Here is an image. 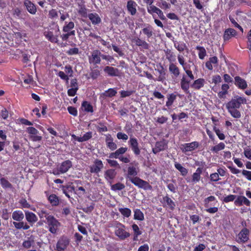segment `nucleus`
I'll list each match as a JSON object with an SVG mask.
<instances>
[{
    "instance_id": "nucleus-52",
    "label": "nucleus",
    "mask_w": 251,
    "mask_h": 251,
    "mask_svg": "<svg viewBox=\"0 0 251 251\" xmlns=\"http://www.w3.org/2000/svg\"><path fill=\"white\" fill-rule=\"evenodd\" d=\"M158 6L161 9L165 10L169 9L171 7V4L165 0H161L160 2L158 4Z\"/></svg>"
},
{
    "instance_id": "nucleus-39",
    "label": "nucleus",
    "mask_w": 251,
    "mask_h": 251,
    "mask_svg": "<svg viewBox=\"0 0 251 251\" xmlns=\"http://www.w3.org/2000/svg\"><path fill=\"white\" fill-rule=\"evenodd\" d=\"M116 176V172L114 169H108L105 172L104 176L107 180H113Z\"/></svg>"
},
{
    "instance_id": "nucleus-24",
    "label": "nucleus",
    "mask_w": 251,
    "mask_h": 251,
    "mask_svg": "<svg viewBox=\"0 0 251 251\" xmlns=\"http://www.w3.org/2000/svg\"><path fill=\"white\" fill-rule=\"evenodd\" d=\"M93 25H98L101 22V19L97 13L87 14V17Z\"/></svg>"
},
{
    "instance_id": "nucleus-37",
    "label": "nucleus",
    "mask_w": 251,
    "mask_h": 251,
    "mask_svg": "<svg viewBox=\"0 0 251 251\" xmlns=\"http://www.w3.org/2000/svg\"><path fill=\"white\" fill-rule=\"evenodd\" d=\"M62 190L65 195L69 198H70L71 195L75 192V188L73 186L66 185L62 186Z\"/></svg>"
},
{
    "instance_id": "nucleus-1",
    "label": "nucleus",
    "mask_w": 251,
    "mask_h": 251,
    "mask_svg": "<svg viewBox=\"0 0 251 251\" xmlns=\"http://www.w3.org/2000/svg\"><path fill=\"white\" fill-rule=\"evenodd\" d=\"M247 103V99L243 96L234 95L226 105L228 112L231 116L236 119H239L241 117L240 111L238 110L242 104Z\"/></svg>"
},
{
    "instance_id": "nucleus-27",
    "label": "nucleus",
    "mask_w": 251,
    "mask_h": 251,
    "mask_svg": "<svg viewBox=\"0 0 251 251\" xmlns=\"http://www.w3.org/2000/svg\"><path fill=\"white\" fill-rule=\"evenodd\" d=\"M153 30V29L152 26L148 24L146 27L142 28L140 33L142 32V33L146 36L147 40L149 41V39L152 37L154 34Z\"/></svg>"
},
{
    "instance_id": "nucleus-25",
    "label": "nucleus",
    "mask_w": 251,
    "mask_h": 251,
    "mask_svg": "<svg viewBox=\"0 0 251 251\" xmlns=\"http://www.w3.org/2000/svg\"><path fill=\"white\" fill-rule=\"evenodd\" d=\"M132 42L135 43L136 46L140 47L144 50H149L150 46L146 41L143 40L137 37L132 39Z\"/></svg>"
},
{
    "instance_id": "nucleus-51",
    "label": "nucleus",
    "mask_w": 251,
    "mask_h": 251,
    "mask_svg": "<svg viewBox=\"0 0 251 251\" xmlns=\"http://www.w3.org/2000/svg\"><path fill=\"white\" fill-rule=\"evenodd\" d=\"M92 137V132L89 131L85 133L82 137H80V142L87 141Z\"/></svg>"
},
{
    "instance_id": "nucleus-5",
    "label": "nucleus",
    "mask_w": 251,
    "mask_h": 251,
    "mask_svg": "<svg viewBox=\"0 0 251 251\" xmlns=\"http://www.w3.org/2000/svg\"><path fill=\"white\" fill-rule=\"evenodd\" d=\"M101 53L99 50H95L91 52V55L88 57L89 63L97 66L101 62Z\"/></svg>"
},
{
    "instance_id": "nucleus-23",
    "label": "nucleus",
    "mask_w": 251,
    "mask_h": 251,
    "mask_svg": "<svg viewBox=\"0 0 251 251\" xmlns=\"http://www.w3.org/2000/svg\"><path fill=\"white\" fill-rule=\"evenodd\" d=\"M236 31L231 28H228L226 29L224 33L223 39L225 42L228 41L232 37H234L236 35Z\"/></svg>"
},
{
    "instance_id": "nucleus-28",
    "label": "nucleus",
    "mask_w": 251,
    "mask_h": 251,
    "mask_svg": "<svg viewBox=\"0 0 251 251\" xmlns=\"http://www.w3.org/2000/svg\"><path fill=\"white\" fill-rule=\"evenodd\" d=\"M218 63V59L216 56H213L209 58V60L205 63L206 67L210 71L213 69L212 64L214 66H217Z\"/></svg>"
},
{
    "instance_id": "nucleus-53",
    "label": "nucleus",
    "mask_w": 251,
    "mask_h": 251,
    "mask_svg": "<svg viewBox=\"0 0 251 251\" xmlns=\"http://www.w3.org/2000/svg\"><path fill=\"white\" fill-rule=\"evenodd\" d=\"M134 219L140 221L144 220V215L139 209H136L134 211Z\"/></svg>"
},
{
    "instance_id": "nucleus-54",
    "label": "nucleus",
    "mask_w": 251,
    "mask_h": 251,
    "mask_svg": "<svg viewBox=\"0 0 251 251\" xmlns=\"http://www.w3.org/2000/svg\"><path fill=\"white\" fill-rule=\"evenodd\" d=\"M48 200L52 204H58L59 200L58 197L55 194H51L48 197Z\"/></svg>"
},
{
    "instance_id": "nucleus-36",
    "label": "nucleus",
    "mask_w": 251,
    "mask_h": 251,
    "mask_svg": "<svg viewBox=\"0 0 251 251\" xmlns=\"http://www.w3.org/2000/svg\"><path fill=\"white\" fill-rule=\"evenodd\" d=\"M159 74V76L156 79H154L155 81H158L164 82L166 79V72L164 67L162 66H160V69L157 70Z\"/></svg>"
},
{
    "instance_id": "nucleus-64",
    "label": "nucleus",
    "mask_w": 251,
    "mask_h": 251,
    "mask_svg": "<svg viewBox=\"0 0 251 251\" xmlns=\"http://www.w3.org/2000/svg\"><path fill=\"white\" fill-rule=\"evenodd\" d=\"M244 154L246 158L251 160V149L250 148H245L244 150Z\"/></svg>"
},
{
    "instance_id": "nucleus-13",
    "label": "nucleus",
    "mask_w": 251,
    "mask_h": 251,
    "mask_svg": "<svg viewBox=\"0 0 251 251\" xmlns=\"http://www.w3.org/2000/svg\"><path fill=\"white\" fill-rule=\"evenodd\" d=\"M137 6V4L133 0H128L127 2L126 8L127 11L132 16H134L137 13L136 8Z\"/></svg>"
},
{
    "instance_id": "nucleus-6",
    "label": "nucleus",
    "mask_w": 251,
    "mask_h": 251,
    "mask_svg": "<svg viewBox=\"0 0 251 251\" xmlns=\"http://www.w3.org/2000/svg\"><path fill=\"white\" fill-rule=\"evenodd\" d=\"M128 143L135 155L137 156L140 154L141 151L139 147L138 140L136 138L130 137Z\"/></svg>"
},
{
    "instance_id": "nucleus-35",
    "label": "nucleus",
    "mask_w": 251,
    "mask_h": 251,
    "mask_svg": "<svg viewBox=\"0 0 251 251\" xmlns=\"http://www.w3.org/2000/svg\"><path fill=\"white\" fill-rule=\"evenodd\" d=\"M164 52L166 55V58L170 63H174L176 61V56L170 49H167L166 50H164Z\"/></svg>"
},
{
    "instance_id": "nucleus-42",
    "label": "nucleus",
    "mask_w": 251,
    "mask_h": 251,
    "mask_svg": "<svg viewBox=\"0 0 251 251\" xmlns=\"http://www.w3.org/2000/svg\"><path fill=\"white\" fill-rule=\"evenodd\" d=\"M24 218L23 213L21 211H15L12 213V218L17 221H21Z\"/></svg>"
},
{
    "instance_id": "nucleus-17",
    "label": "nucleus",
    "mask_w": 251,
    "mask_h": 251,
    "mask_svg": "<svg viewBox=\"0 0 251 251\" xmlns=\"http://www.w3.org/2000/svg\"><path fill=\"white\" fill-rule=\"evenodd\" d=\"M103 71L105 74L110 76H120V71L116 68L111 66H105Z\"/></svg>"
},
{
    "instance_id": "nucleus-10",
    "label": "nucleus",
    "mask_w": 251,
    "mask_h": 251,
    "mask_svg": "<svg viewBox=\"0 0 251 251\" xmlns=\"http://www.w3.org/2000/svg\"><path fill=\"white\" fill-rule=\"evenodd\" d=\"M234 84L240 90H245L248 87L247 81L240 76H236L234 77Z\"/></svg>"
},
{
    "instance_id": "nucleus-41",
    "label": "nucleus",
    "mask_w": 251,
    "mask_h": 251,
    "mask_svg": "<svg viewBox=\"0 0 251 251\" xmlns=\"http://www.w3.org/2000/svg\"><path fill=\"white\" fill-rule=\"evenodd\" d=\"M225 147L226 146L224 143L220 142L217 145L212 147L210 150L213 153H218L219 151L224 150Z\"/></svg>"
},
{
    "instance_id": "nucleus-40",
    "label": "nucleus",
    "mask_w": 251,
    "mask_h": 251,
    "mask_svg": "<svg viewBox=\"0 0 251 251\" xmlns=\"http://www.w3.org/2000/svg\"><path fill=\"white\" fill-rule=\"evenodd\" d=\"M75 27V24L73 22L71 21L69 22H65V25L63 27L62 31L66 33L70 30L73 29Z\"/></svg>"
},
{
    "instance_id": "nucleus-47",
    "label": "nucleus",
    "mask_w": 251,
    "mask_h": 251,
    "mask_svg": "<svg viewBox=\"0 0 251 251\" xmlns=\"http://www.w3.org/2000/svg\"><path fill=\"white\" fill-rule=\"evenodd\" d=\"M147 11L148 12L151 14V15H152V17L153 18H154V15H153L154 13H156L157 11H158V9H159V8H158L157 7L151 4V5H149L148 6H147Z\"/></svg>"
},
{
    "instance_id": "nucleus-34",
    "label": "nucleus",
    "mask_w": 251,
    "mask_h": 251,
    "mask_svg": "<svg viewBox=\"0 0 251 251\" xmlns=\"http://www.w3.org/2000/svg\"><path fill=\"white\" fill-rule=\"evenodd\" d=\"M0 184L3 189H10L12 191H13L14 189L12 184L4 177H2L0 178Z\"/></svg>"
},
{
    "instance_id": "nucleus-57",
    "label": "nucleus",
    "mask_w": 251,
    "mask_h": 251,
    "mask_svg": "<svg viewBox=\"0 0 251 251\" xmlns=\"http://www.w3.org/2000/svg\"><path fill=\"white\" fill-rule=\"evenodd\" d=\"M66 52L69 55H76L79 53V49L78 48H71Z\"/></svg>"
},
{
    "instance_id": "nucleus-3",
    "label": "nucleus",
    "mask_w": 251,
    "mask_h": 251,
    "mask_svg": "<svg viewBox=\"0 0 251 251\" xmlns=\"http://www.w3.org/2000/svg\"><path fill=\"white\" fill-rule=\"evenodd\" d=\"M40 218L46 217L47 224L49 227V230L52 234H55L58 230L60 226V223L53 216L47 214L46 212L42 210L41 213H39Z\"/></svg>"
},
{
    "instance_id": "nucleus-48",
    "label": "nucleus",
    "mask_w": 251,
    "mask_h": 251,
    "mask_svg": "<svg viewBox=\"0 0 251 251\" xmlns=\"http://www.w3.org/2000/svg\"><path fill=\"white\" fill-rule=\"evenodd\" d=\"M116 94L117 91L115 88H109L104 92L103 95L106 97L112 98L115 96Z\"/></svg>"
},
{
    "instance_id": "nucleus-63",
    "label": "nucleus",
    "mask_w": 251,
    "mask_h": 251,
    "mask_svg": "<svg viewBox=\"0 0 251 251\" xmlns=\"http://www.w3.org/2000/svg\"><path fill=\"white\" fill-rule=\"evenodd\" d=\"M242 174L246 178L247 180L251 181V171H247L246 170H243L242 171Z\"/></svg>"
},
{
    "instance_id": "nucleus-38",
    "label": "nucleus",
    "mask_w": 251,
    "mask_h": 251,
    "mask_svg": "<svg viewBox=\"0 0 251 251\" xmlns=\"http://www.w3.org/2000/svg\"><path fill=\"white\" fill-rule=\"evenodd\" d=\"M81 108L86 112L93 113L94 112L92 105L87 101H83L81 103Z\"/></svg>"
},
{
    "instance_id": "nucleus-46",
    "label": "nucleus",
    "mask_w": 251,
    "mask_h": 251,
    "mask_svg": "<svg viewBox=\"0 0 251 251\" xmlns=\"http://www.w3.org/2000/svg\"><path fill=\"white\" fill-rule=\"evenodd\" d=\"M213 130L220 140H224L225 139L226 136L224 133L219 128L217 127L216 126H213Z\"/></svg>"
},
{
    "instance_id": "nucleus-49",
    "label": "nucleus",
    "mask_w": 251,
    "mask_h": 251,
    "mask_svg": "<svg viewBox=\"0 0 251 251\" xmlns=\"http://www.w3.org/2000/svg\"><path fill=\"white\" fill-rule=\"evenodd\" d=\"M173 41L174 42V47L180 52L183 51L186 48V44L183 42L181 43H178L176 41Z\"/></svg>"
},
{
    "instance_id": "nucleus-44",
    "label": "nucleus",
    "mask_w": 251,
    "mask_h": 251,
    "mask_svg": "<svg viewBox=\"0 0 251 251\" xmlns=\"http://www.w3.org/2000/svg\"><path fill=\"white\" fill-rule=\"evenodd\" d=\"M196 49L199 50L198 55L200 59H203L206 55V51L205 48L202 46H197Z\"/></svg>"
},
{
    "instance_id": "nucleus-4",
    "label": "nucleus",
    "mask_w": 251,
    "mask_h": 251,
    "mask_svg": "<svg viewBox=\"0 0 251 251\" xmlns=\"http://www.w3.org/2000/svg\"><path fill=\"white\" fill-rule=\"evenodd\" d=\"M189 78L183 75L180 79V88L186 94L189 93L190 84L191 80H194L195 77L191 70H187L185 71Z\"/></svg>"
},
{
    "instance_id": "nucleus-7",
    "label": "nucleus",
    "mask_w": 251,
    "mask_h": 251,
    "mask_svg": "<svg viewBox=\"0 0 251 251\" xmlns=\"http://www.w3.org/2000/svg\"><path fill=\"white\" fill-rule=\"evenodd\" d=\"M26 131L30 134L29 139L33 142L40 141L42 140V137L40 135H38L39 132L35 127L32 126L26 128Z\"/></svg>"
},
{
    "instance_id": "nucleus-62",
    "label": "nucleus",
    "mask_w": 251,
    "mask_h": 251,
    "mask_svg": "<svg viewBox=\"0 0 251 251\" xmlns=\"http://www.w3.org/2000/svg\"><path fill=\"white\" fill-rule=\"evenodd\" d=\"M119 210L124 216L126 217H128L131 214V211L128 208H120Z\"/></svg>"
},
{
    "instance_id": "nucleus-33",
    "label": "nucleus",
    "mask_w": 251,
    "mask_h": 251,
    "mask_svg": "<svg viewBox=\"0 0 251 251\" xmlns=\"http://www.w3.org/2000/svg\"><path fill=\"white\" fill-rule=\"evenodd\" d=\"M35 241L34 237L31 236L24 241L22 246L24 248L28 249L30 248L31 247H33Z\"/></svg>"
},
{
    "instance_id": "nucleus-43",
    "label": "nucleus",
    "mask_w": 251,
    "mask_h": 251,
    "mask_svg": "<svg viewBox=\"0 0 251 251\" xmlns=\"http://www.w3.org/2000/svg\"><path fill=\"white\" fill-rule=\"evenodd\" d=\"M175 168L179 171L182 176H186L188 174V170L183 167L180 164L176 162L175 163Z\"/></svg>"
},
{
    "instance_id": "nucleus-14",
    "label": "nucleus",
    "mask_w": 251,
    "mask_h": 251,
    "mask_svg": "<svg viewBox=\"0 0 251 251\" xmlns=\"http://www.w3.org/2000/svg\"><path fill=\"white\" fill-rule=\"evenodd\" d=\"M72 162L70 160L63 161L58 167V171L61 174H64L72 167Z\"/></svg>"
},
{
    "instance_id": "nucleus-32",
    "label": "nucleus",
    "mask_w": 251,
    "mask_h": 251,
    "mask_svg": "<svg viewBox=\"0 0 251 251\" xmlns=\"http://www.w3.org/2000/svg\"><path fill=\"white\" fill-rule=\"evenodd\" d=\"M25 216L26 220L27 221V222L32 224L35 223L38 220L37 217L32 212L29 211H25Z\"/></svg>"
},
{
    "instance_id": "nucleus-31",
    "label": "nucleus",
    "mask_w": 251,
    "mask_h": 251,
    "mask_svg": "<svg viewBox=\"0 0 251 251\" xmlns=\"http://www.w3.org/2000/svg\"><path fill=\"white\" fill-rule=\"evenodd\" d=\"M44 35L46 38L50 42L53 43H58V36L57 35H54L52 31H45L44 32Z\"/></svg>"
},
{
    "instance_id": "nucleus-11",
    "label": "nucleus",
    "mask_w": 251,
    "mask_h": 251,
    "mask_svg": "<svg viewBox=\"0 0 251 251\" xmlns=\"http://www.w3.org/2000/svg\"><path fill=\"white\" fill-rule=\"evenodd\" d=\"M103 168V164L102 161L96 159L94 162V164L90 167V172L91 173L98 174Z\"/></svg>"
},
{
    "instance_id": "nucleus-50",
    "label": "nucleus",
    "mask_w": 251,
    "mask_h": 251,
    "mask_svg": "<svg viewBox=\"0 0 251 251\" xmlns=\"http://www.w3.org/2000/svg\"><path fill=\"white\" fill-rule=\"evenodd\" d=\"M125 186L121 182H118L115 184L111 185V189L112 190L116 191L118 190H122L124 189Z\"/></svg>"
},
{
    "instance_id": "nucleus-56",
    "label": "nucleus",
    "mask_w": 251,
    "mask_h": 251,
    "mask_svg": "<svg viewBox=\"0 0 251 251\" xmlns=\"http://www.w3.org/2000/svg\"><path fill=\"white\" fill-rule=\"evenodd\" d=\"M195 7L202 12L204 10L203 6L200 0H193Z\"/></svg>"
},
{
    "instance_id": "nucleus-59",
    "label": "nucleus",
    "mask_w": 251,
    "mask_h": 251,
    "mask_svg": "<svg viewBox=\"0 0 251 251\" xmlns=\"http://www.w3.org/2000/svg\"><path fill=\"white\" fill-rule=\"evenodd\" d=\"M117 137L119 140L126 141L128 139V135L124 133L119 132L117 134Z\"/></svg>"
},
{
    "instance_id": "nucleus-12",
    "label": "nucleus",
    "mask_w": 251,
    "mask_h": 251,
    "mask_svg": "<svg viewBox=\"0 0 251 251\" xmlns=\"http://www.w3.org/2000/svg\"><path fill=\"white\" fill-rule=\"evenodd\" d=\"M69 244V239L66 237H62L59 239L56 244L57 251H64Z\"/></svg>"
},
{
    "instance_id": "nucleus-22",
    "label": "nucleus",
    "mask_w": 251,
    "mask_h": 251,
    "mask_svg": "<svg viewBox=\"0 0 251 251\" xmlns=\"http://www.w3.org/2000/svg\"><path fill=\"white\" fill-rule=\"evenodd\" d=\"M77 5L78 7L77 11L78 14L82 17L86 18L87 17V9L85 6V2L83 0H81L77 3Z\"/></svg>"
},
{
    "instance_id": "nucleus-8",
    "label": "nucleus",
    "mask_w": 251,
    "mask_h": 251,
    "mask_svg": "<svg viewBox=\"0 0 251 251\" xmlns=\"http://www.w3.org/2000/svg\"><path fill=\"white\" fill-rule=\"evenodd\" d=\"M124 228L123 225L120 224L119 226L116 227L115 231V235L121 240H124L130 236L129 233L126 231Z\"/></svg>"
},
{
    "instance_id": "nucleus-29",
    "label": "nucleus",
    "mask_w": 251,
    "mask_h": 251,
    "mask_svg": "<svg viewBox=\"0 0 251 251\" xmlns=\"http://www.w3.org/2000/svg\"><path fill=\"white\" fill-rule=\"evenodd\" d=\"M90 72L89 73L90 77L93 80L96 79L100 75V71L99 69L98 66H95L93 68H90Z\"/></svg>"
},
{
    "instance_id": "nucleus-60",
    "label": "nucleus",
    "mask_w": 251,
    "mask_h": 251,
    "mask_svg": "<svg viewBox=\"0 0 251 251\" xmlns=\"http://www.w3.org/2000/svg\"><path fill=\"white\" fill-rule=\"evenodd\" d=\"M0 116L4 120H6L9 116V112L6 108L4 107L2 109L0 112Z\"/></svg>"
},
{
    "instance_id": "nucleus-20",
    "label": "nucleus",
    "mask_w": 251,
    "mask_h": 251,
    "mask_svg": "<svg viewBox=\"0 0 251 251\" xmlns=\"http://www.w3.org/2000/svg\"><path fill=\"white\" fill-rule=\"evenodd\" d=\"M202 172V168L199 167L197 169L196 172L194 173L192 176V179L191 181L187 180V182H192L193 183H196L200 181L201 178V174Z\"/></svg>"
},
{
    "instance_id": "nucleus-58",
    "label": "nucleus",
    "mask_w": 251,
    "mask_h": 251,
    "mask_svg": "<svg viewBox=\"0 0 251 251\" xmlns=\"http://www.w3.org/2000/svg\"><path fill=\"white\" fill-rule=\"evenodd\" d=\"M132 229L134 231V234H135V236L138 237L139 235L142 234V232L140 230L138 226L136 224H133L132 226Z\"/></svg>"
},
{
    "instance_id": "nucleus-15",
    "label": "nucleus",
    "mask_w": 251,
    "mask_h": 251,
    "mask_svg": "<svg viewBox=\"0 0 251 251\" xmlns=\"http://www.w3.org/2000/svg\"><path fill=\"white\" fill-rule=\"evenodd\" d=\"M128 149L126 147H120L116 150L114 152L110 153L109 157L111 158L119 159L122 156V155L125 153Z\"/></svg>"
},
{
    "instance_id": "nucleus-16",
    "label": "nucleus",
    "mask_w": 251,
    "mask_h": 251,
    "mask_svg": "<svg viewBox=\"0 0 251 251\" xmlns=\"http://www.w3.org/2000/svg\"><path fill=\"white\" fill-rule=\"evenodd\" d=\"M249 231L247 228L243 229L238 235L237 241L238 243H245L247 242L249 238Z\"/></svg>"
},
{
    "instance_id": "nucleus-30",
    "label": "nucleus",
    "mask_w": 251,
    "mask_h": 251,
    "mask_svg": "<svg viewBox=\"0 0 251 251\" xmlns=\"http://www.w3.org/2000/svg\"><path fill=\"white\" fill-rule=\"evenodd\" d=\"M177 96L175 93L168 94L167 95V100L166 102V106L170 108L176 99Z\"/></svg>"
},
{
    "instance_id": "nucleus-18",
    "label": "nucleus",
    "mask_w": 251,
    "mask_h": 251,
    "mask_svg": "<svg viewBox=\"0 0 251 251\" xmlns=\"http://www.w3.org/2000/svg\"><path fill=\"white\" fill-rule=\"evenodd\" d=\"M167 147V145L164 141H157L155 143V147L152 148V152L157 154L160 151H164Z\"/></svg>"
},
{
    "instance_id": "nucleus-21",
    "label": "nucleus",
    "mask_w": 251,
    "mask_h": 251,
    "mask_svg": "<svg viewBox=\"0 0 251 251\" xmlns=\"http://www.w3.org/2000/svg\"><path fill=\"white\" fill-rule=\"evenodd\" d=\"M24 5L29 13L34 15L36 13V7L30 0H24Z\"/></svg>"
},
{
    "instance_id": "nucleus-9",
    "label": "nucleus",
    "mask_w": 251,
    "mask_h": 251,
    "mask_svg": "<svg viewBox=\"0 0 251 251\" xmlns=\"http://www.w3.org/2000/svg\"><path fill=\"white\" fill-rule=\"evenodd\" d=\"M181 150L183 152L192 151L198 148L199 146V143L197 141H193L190 143H185L181 145Z\"/></svg>"
},
{
    "instance_id": "nucleus-61",
    "label": "nucleus",
    "mask_w": 251,
    "mask_h": 251,
    "mask_svg": "<svg viewBox=\"0 0 251 251\" xmlns=\"http://www.w3.org/2000/svg\"><path fill=\"white\" fill-rule=\"evenodd\" d=\"M75 193L79 197L84 195L86 192L85 189L83 187H79L77 189L75 190Z\"/></svg>"
},
{
    "instance_id": "nucleus-19",
    "label": "nucleus",
    "mask_w": 251,
    "mask_h": 251,
    "mask_svg": "<svg viewBox=\"0 0 251 251\" xmlns=\"http://www.w3.org/2000/svg\"><path fill=\"white\" fill-rule=\"evenodd\" d=\"M169 71L172 75V77L175 78H177L180 74L179 68L174 63H169Z\"/></svg>"
},
{
    "instance_id": "nucleus-2",
    "label": "nucleus",
    "mask_w": 251,
    "mask_h": 251,
    "mask_svg": "<svg viewBox=\"0 0 251 251\" xmlns=\"http://www.w3.org/2000/svg\"><path fill=\"white\" fill-rule=\"evenodd\" d=\"M138 173V172L135 167H129L127 168V174L126 178L139 188L143 189L146 191L152 190V187L148 181L137 176Z\"/></svg>"
},
{
    "instance_id": "nucleus-45",
    "label": "nucleus",
    "mask_w": 251,
    "mask_h": 251,
    "mask_svg": "<svg viewBox=\"0 0 251 251\" xmlns=\"http://www.w3.org/2000/svg\"><path fill=\"white\" fill-rule=\"evenodd\" d=\"M75 30H71L66 33H63L60 35V37L62 41H67L69 37L71 36H75Z\"/></svg>"
},
{
    "instance_id": "nucleus-26",
    "label": "nucleus",
    "mask_w": 251,
    "mask_h": 251,
    "mask_svg": "<svg viewBox=\"0 0 251 251\" xmlns=\"http://www.w3.org/2000/svg\"><path fill=\"white\" fill-rule=\"evenodd\" d=\"M204 84L205 80L200 78L194 80L191 84H190V87H191L195 90H200L204 86Z\"/></svg>"
},
{
    "instance_id": "nucleus-55",
    "label": "nucleus",
    "mask_w": 251,
    "mask_h": 251,
    "mask_svg": "<svg viewBox=\"0 0 251 251\" xmlns=\"http://www.w3.org/2000/svg\"><path fill=\"white\" fill-rule=\"evenodd\" d=\"M58 17V11L55 9H51L49 12V17L51 19L57 18Z\"/></svg>"
}]
</instances>
